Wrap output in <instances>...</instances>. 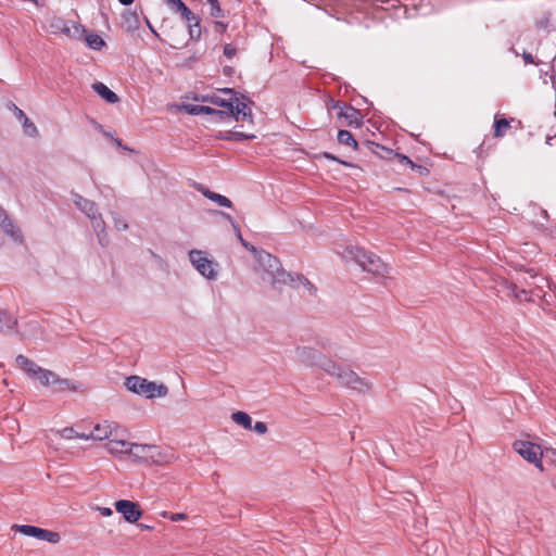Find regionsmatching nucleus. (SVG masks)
I'll return each instance as SVG.
<instances>
[{"instance_id":"34","label":"nucleus","mask_w":556,"mask_h":556,"mask_svg":"<svg viewBox=\"0 0 556 556\" xmlns=\"http://www.w3.org/2000/svg\"><path fill=\"white\" fill-rule=\"evenodd\" d=\"M207 2L210 3V14L213 16V17H222L223 16V11L220 9V5H219V2L217 0H207Z\"/></svg>"},{"instance_id":"42","label":"nucleus","mask_w":556,"mask_h":556,"mask_svg":"<svg viewBox=\"0 0 556 556\" xmlns=\"http://www.w3.org/2000/svg\"><path fill=\"white\" fill-rule=\"evenodd\" d=\"M170 520L172 521H180V520H185L187 518V516L185 514H172L169 516Z\"/></svg>"},{"instance_id":"28","label":"nucleus","mask_w":556,"mask_h":556,"mask_svg":"<svg viewBox=\"0 0 556 556\" xmlns=\"http://www.w3.org/2000/svg\"><path fill=\"white\" fill-rule=\"evenodd\" d=\"M337 138L341 144H345V146L353 147V148L357 147L356 140L353 138L352 134L348 130H339Z\"/></svg>"},{"instance_id":"11","label":"nucleus","mask_w":556,"mask_h":556,"mask_svg":"<svg viewBox=\"0 0 556 556\" xmlns=\"http://www.w3.org/2000/svg\"><path fill=\"white\" fill-rule=\"evenodd\" d=\"M128 431L122 427V431L116 437H113L110 442L105 444V450L109 454L116 458L129 457L132 442L127 440Z\"/></svg>"},{"instance_id":"15","label":"nucleus","mask_w":556,"mask_h":556,"mask_svg":"<svg viewBox=\"0 0 556 556\" xmlns=\"http://www.w3.org/2000/svg\"><path fill=\"white\" fill-rule=\"evenodd\" d=\"M114 507L116 511L119 513L123 516V518L129 523L137 522L142 516V510L140 509L139 504L132 501H116L114 503Z\"/></svg>"},{"instance_id":"24","label":"nucleus","mask_w":556,"mask_h":556,"mask_svg":"<svg viewBox=\"0 0 556 556\" xmlns=\"http://www.w3.org/2000/svg\"><path fill=\"white\" fill-rule=\"evenodd\" d=\"M17 324V320L8 312L0 309V332L12 330Z\"/></svg>"},{"instance_id":"45","label":"nucleus","mask_w":556,"mask_h":556,"mask_svg":"<svg viewBox=\"0 0 556 556\" xmlns=\"http://www.w3.org/2000/svg\"><path fill=\"white\" fill-rule=\"evenodd\" d=\"M516 298L519 300L527 299V292L525 290H521L520 294H516Z\"/></svg>"},{"instance_id":"14","label":"nucleus","mask_w":556,"mask_h":556,"mask_svg":"<svg viewBox=\"0 0 556 556\" xmlns=\"http://www.w3.org/2000/svg\"><path fill=\"white\" fill-rule=\"evenodd\" d=\"M323 355L319 350L307 345H298L293 350L294 361L305 367H317Z\"/></svg>"},{"instance_id":"8","label":"nucleus","mask_w":556,"mask_h":556,"mask_svg":"<svg viewBox=\"0 0 556 556\" xmlns=\"http://www.w3.org/2000/svg\"><path fill=\"white\" fill-rule=\"evenodd\" d=\"M514 450L523 459L533 464L540 470H543L542 456L544 454L541 445L532 443L530 441L517 440L514 442Z\"/></svg>"},{"instance_id":"7","label":"nucleus","mask_w":556,"mask_h":556,"mask_svg":"<svg viewBox=\"0 0 556 556\" xmlns=\"http://www.w3.org/2000/svg\"><path fill=\"white\" fill-rule=\"evenodd\" d=\"M124 384L128 391L147 399L165 397L168 393V388L164 383L149 381L139 376L126 378Z\"/></svg>"},{"instance_id":"12","label":"nucleus","mask_w":556,"mask_h":556,"mask_svg":"<svg viewBox=\"0 0 556 556\" xmlns=\"http://www.w3.org/2000/svg\"><path fill=\"white\" fill-rule=\"evenodd\" d=\"M117 431H122V426L115 421L103 420L98 422L93 427V431L86 433L84 440L89 441H104L110 442L113 437H116Z\"/></svg>"},{"instance_id":"38","label":"nucleus","mask_w":556,"mask_h":556,"mask_svg":"<svg viewBox=\"0 0 556 556\" xmlns=\"http://www.w3.org/2000/svg\"><path fill=\"white\" fill-rule=\"evenodd\" d=\"M97 129H98L99 131H101L105 137H108V138H112V139H113L112 134H110V132H108V131H104L101 125H97ZM114 141L116 142V144H117L118 147H122V142H121V140H119V139L114 138Z\"/></svg>"},{"instance_id":"4","label":"nucleus","mask_w":556,"mask_h":556,"mask_svg":"<svg viewBox=\"0 0 556 556\" xmlns=\"http://www.w3.org/2000/svg\"><path fill=\"white\" fill-rule=\"evenodd\" d=\"M345 256L353 258L364 271L374 276L384 278L390 273L389 265L379 256L361 248L349 247Z\"/></svg>"},{"instance_id":"43","label":"nucleus","mask_w":556,"mask_h":556,"mask_svg":"<svg viewBox=\"0 0 556 556\" xmlns=\"http://www.w3.org/2000/svg\"><path fill=\"white\" fill-rule=\"evenodd\" d=\"M522 59L525 60V62H526L527 64H533V63H534V59H533V56H532V54H531V53L523 52V53H522Z\"/></svg>"},{"instance_id":"47","label":"nucleus","mask_w":556,"mask_h":556,"mask_svg":"<svg viewBox=\"0 0 556 556\" xmlns=\"http://www.w3.org/2000/svg\"><path fill=\"white\" fill-rule=\"evenodd\" d=\"M401 161L413 165L412 161L407 156L402 155Z\"/></svg>"},{"instance_id":"1","label":"nucleus","mask_w":556,"mask_h":556,"mask_svg":"<svg viewBox=\"0 0 556 556\" xmlns=\"http://www.w3.org/2000/svg\"><path fill=\"white\" fill-rule=\"evenodd\" d=\"M256 258L254 268L256 275L264 283L269 285L275 290H281L285 286H290L303 293L313 295L316 291L315 287L305 277L286 271L279 260L270 253L251 248Z\"/></svg>"},{"instance_id":"17","label":"nucleus","mask_w":556,"mask_h":556,"mask_svg":"<svg viewBox=\"0 0 556 556\" xmlns=\"http://www.w3.org/2000/svg\"><path fill=\"white\" fill-rule=\"evenodd\" d=\"M0 230L7 235L13 242H22V232L14 222L8 216L7 212L0 206Z\"/></svg>"},{"instance_id":"53","label":"nucleus","mask_w":556,"mask_h":556,"mask_svg":"<svg viewBox=\"0 0 556 556\" xmlns=\"http://www.w3.org/2000/svg\"><path fill=\"white\" fill-rule=\"evenodd\" d=\"M326 157L328 159H334L333 156L329 155V154H326Z\"/></svg>"},{"instance_id":"21","label":"nucleus","mask_w":556,"mask_h":556,"mask_svg":"<svg viewBox=\"0 0 556 556\" xmlns=\"http://www.w3.org/2000/svg\"><path fill=\"white\" fill-rule=\"evenodd\" d=\"M340 117H344L348 121V125H356L358 126L362 121V114L358 110L352 106L340 108V112L338 113Z\"/></svg>"},{"instance_id":"18","label":"nucleus","mask_w":556,"mask_h":556,"mask_svg":"<svg viewBox=\"0 0 556 556\" xmlns=\"http://www.w3.org/2000/svg\"><path fill=\"white\" fill-rule=\"evenodd\" d=\"M150 452H153L152 444H139L132 442L128 458L132 462H149Z\"/></svg>"},{"instance_id":"29","label":"nucleus","mask_w":556,"mask_h":556,"mask_svg":"<svg viewBox=\"0 0 556 556\" xmlns=\"http://www.w3.org/2000/svg\"><path fill=\"white\" fill-rule=\"evenodd\" d=\"M23 132L25 136L35 138L38 136V129L36 125L27 117L22 123Z\"/></svg>"},{"instance_id":"20","label":"nucleus","mask_w":556,"mask_h":556,"mask_svg":"<svg viewBox=\"0 0 556 556\" xmlns=\"http://www.w3.org/2000/svg\"><path fill=\"white\" fill-rule=\"evenodd\" d=\"M153 452L149 454V460L156 465H164L172 463L174 455L162 451L159 446L152 444Z\"/></svg>"},{"instance_id":"2","label":"nucleus","mask_w":556,"mask_h":556,"mask_svg":"<svg viewBox=\"0 0 556 556\" xmlns=\"http://www.w3.org/2000/svg\"><path fill=\"white\" fill-rule=\"evenodd\" d=\"M17 366L23 369L31 379H35L43 388L58 387V391L70 390L76 392L80 390V382L61 378L52 370L46 369L37 365L24 355L15 358Z\"/></svg>"},{"instance_id":"36","label":"nucleus","mask_w":556,"mask_h":556,"mask_svg":"<svg viewBox=\"0 0 556 556\" xmlns=\"http://www.w3.org/2000/svg\"><path fill=\"white\" fill-rule=\"evenodd\" d=\"M224 54L225 56H227L228 59H231L232 56H235L236 54V48L232 46V45H226L224 47Z\"/></svg>"},{"instance_id":"40","label":"nucleus","mask_w":556,"mask_h":556,"mask_svg":"<svg viewBox=\"0 0 556 556\" xmlns=\"http://www.w3.org/2000/svg\"><path fill=\"white\" fill-rule=\"evenodd\" d=\"M174 12L175 9L179 5V2H182L181 0H163Z\"/></svg>"},{"instance_id":"16","label":"nucleus","mask_w":556,"mask_h":556,"mask_svg":"<svg viewBox=\"0 0 556 556\" xmlns=\"http://www.w3.org/2000/svg\"><path fill=\"white\" fill-rule=\"evenodd\" d=\"M176 13H179L181 18L187 23L189 27V34L192 39H198L201 36V27L199 18L187 8L184 2H179V5L175 9Z\"/></svg>"},{"instance_id":"51","label":"nucleus","mask_w":556,"mask_h":556,"mask_svg":"<svg viewBox=\"0 0 556 556\" xmlns=\"http://www.w3.org/2000/svg\"><path fill=\"white\" fill-rule=\"evenodd\" d=\"M546 452H552L554 455H556V451H553V448H546Z\"/></svg>"},{"instance_id":"49","label":"nucleus","mask_w":556,"mask_h":556,"mask_svg":"<svg viewBox=\"0 0 556 556\" xmlns=\"http://www.w3.org/2000/svg\"><path fill=\"white\" fill-rule=\"evenodd\" d=\"M546 452H552L554 455H556V451H553V448H546Z\"/></svg>"},{"instance_id":"48","label":"nucleus","mask_w":556,"mask_h":556,"mask_svg":"<svg viewBox=\"0 0 556 556\" xmlns=\"http://www.w3.org/2000/svg\"><path fill=\"white\" fill-rule=\"evenodd\" d=\"M139 527L142 529V530H151V527L150 526H147V525H139Z\"/></svg>"},{"instance_id":"31","label":"nucleus","mask_w":556,"mask_h":556,"mask_svg":"<svg viewBox=\"0 0 556 556\" xmlns=\"http://www.w3.org/2000/svg\"><path fill=\"white\" fill-rule=\"evenodd\" d=\"M123 21L128 30H132L138 27V16L136 13L127 12L123 14Z\"/></svg>"},{"instance_id":"22","label":"nucleus","mask_w":556,"mask_h":556,"mask_svg":"<svg viewBox=\"0 0 556 556\" xmlns=\"http://www.w3.org/2000/svg\"><path fill=\"white\" fill-rule=\"evenodd\" d=\"M92 89L109 103L113 104L119 101L118 96L109 89L103 83L93 84Z\"/></svg>"},{"instance_id":"39","label":"nucleus","mask_w":556,"mask_h":556,"mask_svg":"<svg viewBox=\"0 0 556 556\" xmlns=\"http://www.w3.org/2000/svg\"><path fill=\"white\" fill-rule=\"evenodd\" d=\"M14 114H15V117L22 123L23 121H25V118H27L26 114L24 113V111H22L21 109L16 108L14 109Z\"/></svg>"},{"instance_id":"10","label":"nucleus","mask_w":556,"mask_h":556,"mask_svg":"<svg viewBox=\"0 0 556 556\" xmlns=\"http://www.w3.org/2000/svg\"><path fill=\"white\" fill-rule=\"evenodd\" d=\"M338 381L341 386L358 393H367L371 390L372 383L364 377L358 376L352 369L343 367Z\"/></svg>"},{"instance_id":"30","label":"nucleus","mask_w":556,"mask_h":556,"mask_svg":"<svg viewBox=\"0 0 556 556\" xmlns=\"http://www.w3.org/2000/svg\"><path fill=\"white\" fill-rule=\"evenodd\" d=\"M87 45L94 50H100L105 43L104 40L97 34H90L86 36Z\"/></svg>"},{"instance_id":"52","label":"nucleus","mask_w":556,"mask_h":556,"mask_svg":"<svg viewBox=\"0 0 556 556\" xmlns=\"http://www.w3.org/2000/svg\"><path fill=\"white\" fill-rule=\"evenodd\" d=\"M162 516H163V517H169L170 515H168V513H167V511H163V513H162Z\"/></svg>"},{"instance_id":"23","label":"nucleus","mask_w":556,"mask_h":556,"mask_svg":"<svg viewBox=\"0 0 556 556\" xmlns=\"http://www.w3.org/2000/svg\"><path fill=\"white\" fill-rule=\"evenodd\" d=\"M201 192H202V194L205 198H207L208 200L215 202L219 206L228 207V208H230L232 206L231 201L227 197H225V195H222L219 193L213 192V191H211L208 189H205V188H202Z\"/></svg>"},{"instance_id":"27","label":"nucleus","mask_w":556,"mask_h":556,"mask_svg":"<svg viewBox=\"0 0 556 556\" xmlns=\"http://www.w3.org/2000/svg\"><path fill=\"white\" fill-rule=\"evenodd\" d=\"M187 109L192 115L207 114L216 117L215 109L207 105H190Z\"/></svg>"},{"instance_id":"13","label":"nucleus","mask_w":556,"mask_h":556,"mask_svg":"<svg viewBox=\"0 0 556 556\" xmlns=\"http://www.w3.org/2000/svg\"><path fill=\"white\" fill-rule=\"evenodd\" d=\"M12 530L26 536H31L37 540L47 541L52 544L60 542L61 536L58 532L46 530L29 525H14Z\"/></svg>"},{"instance_id":"3","label":"nucleus","mask_w":556,"mask_h":556,"mask_svg":"<svg viewBox=\"0 0 556 556\" xmlns=\"http://www.w3.org/2000/svg\"><path fill=\"white\" fill-rule=\"evenodd\" d=\"M223 93L228 94L229 98L213 96L206 99V101L218 108L215 109L216 119L225 121L233 117L236 122H241L242 126L252 125V112L249 105L239 98L233 97L231 89H224Z\"/></svg>"},{"instance_id":"9","label":"nucleus","mask_w":556,"mask_h":556,"mask_svg":"<svg viewBox=\"0 0 556 556\" xmlns=\"http://www.w3.org/2000/svg\"><path fill=\"white\" fill-rule=\"evenodd\" d=\"M49 30L52 34H63L70 39H80L85 33V29L80 24L76 22H68L58 16L50 18Z\"/></svg>"},{"instance_id":"33","label":"nucleus","mask_w":556,"mask_h":556,"mask_svg":"<svg viewBox=\"0 0 556 556\" xmlns=\"http://www.w3.org/2000/svg\"><path fill=\"white\" fill-rule=\"evenodd\" d=\"M226 138L230 140H251L255 138V135L243 131H230Z\"/></svg>"},{"instance_id":"37","label":"nucleus","mask_w":556,"mask_h":556,"mask_svg":"<svg viewBox=\"0 0 556 556\" xmlns=\"http://www.w3.org/2000/svg\"><path fill=\"white\" fill-rule=\"evenodd\" d=\"M114 223H115V228L117 230L124 231V230H126L128 228L127 223L124 219H122V218L115 217L114 218Z\"/></svg>"},{"instance_id":"35","label":"nucleus","mask_w":556,"mask_h":556,"mask_svg":"<svg viewBox=\"0 0 556 556\" xmlns=\"http://www.w3.org/2000/svg\"><path fill=\"white\" fill-rule=\"evenodd\" d=\"M252 428L258 434H265L267 432V426L263 421H256Z\"/></svg>"},{"instance_id":"5","label":"nucleus","mask_w":556,"mask_h":556,"mask_svg":"<svg viewBox=\"0 0 556 556\" xmlns=\"http://www.w3.org/2000/svg\"><path fill=\"white\" fill-rule=\"evenodd\" d=\"M71 200L75 206L90 219L99 242L104 244L106 238L105 222L98 210L97 203L74 191L71 192Z\"/></svg>"},{"instance_id":"41","label":"nucleus","mask_w":556,"mask_h":556,"mask_svg":"<svg viewBox=\"0 0 556 556\" xmlns=\"http://www.w3.org/2000/svg\"><path fill=\"white\" fill-rule=\"evenodd\" d=\"M98 510L100 511V514L104 517H110L112 516L113 511L111 508L109 507H98Z\"/></svg>"},{"instance_id":"19","label":"nucleus","mask_w":556,"mask_h":556,"mask_svg":"<svg viewBox=\"0 0 556 556\" xmlns=\"http://www.w3.org/2000/svg\"><path fill=\"white\" fill-rule=\"evenodd\" d=\"M317 367L320 368L321 370H324L326 374L334 377L337 380L343 369L342 366H340L332 359L328 358L325 354L321 356V359L319 361V364Z\"/></svg>"},{"instance_id":"26","label":"nucleus","mask_w":556,"mask_h":556,"mask_svg":"<svg viewBox=\"0 0 556 556\" xmlns=\"http://www.w3.org/2000/svg\"><path fill=\"white\" fill-rule=\"evenodd\" d=\"M231 419L244 429H252V418L244 412L233 413Z\"/></svg>"},{"instance_id":"25","label":"nucleus","mask_w":556,"mask_h":556,"mask_svg":"<svg viewBox=\"0 0 556 556\" xmlns=\"http://www.w3.org/2000/svg\"><path fill=\"white\" fill-rule=\"evenodd\" d=\"M55 434L61 437L64 440H73V439H81L86 437V433H80L76 431L73 427H65L63 429L56 430Z\"/></svg>"},{"instance_id":"44","label":"nucleus","mask_w":556,"mask_h":556,"mask_svg":"<svg viewBox=\"0 0 556 556\" xmlns=\"http://www.w3.org/2000/svg\"><path fill=\"white\" fill-rule=\"evenodd\" d=\"M239 239H240V241L242 242L243 247H244L245 249H248L249 251H251V252H252L251 248H252L253 245H251V244H249L248 242H245V241L242 239V237H241V235H240V233H239Z\"/></svg>"},{"instance_id":"6","label":"nucleus","mask_w":556,"mask_h":556,"mask_svg":"<svg viewBox=\"0 0 556 556\" xmlns=\"http://www.w3.org/2000/svg\"><path fill=\"white\" fill-rule=\"evenodd\" d=\"M188 261L193 269L205 280L215 281L219 277L220 264L206 251L192 249L188 252Z\"/></svg>"},{"instance_id":"50","label":"nucleus","mask_w":556,"mask_h":556,"mask_svg":"<svg viewBox=\"0 0 556 556\" xmlns=\"http://www.w3.org/2000/svg\"><path fill=\"white\" fill-rule=\"evenodd\" d=\"M546 452H552L554 455H556V451H553V448H546Z\"/></svg>"},{"instance_id":"46","label":"nucleus","mask_w":556,"mask_h":556,"mask_svg":"<svg viewBox=\"0 0 556 556\" xmlns=\"http://www.w3.org/2000/svg\"><path fill=\"white\" fill-rule=\"evenodd\" d=\"M122 4L124 5H129L131 4L135 0H118Z\"/></svg>"},{"instance_id":"54","label":"nucleus","mask_w":556,"mask_h":556,"mask_svg":"<svg viewBox=\"0 0 556 556\" xmlns=\"http://www.w3.org/2000/svg\"><path fill=\"white\" fill-rule=\"evenodd\" d=\"M31 1H33V2H35L37 5L39 4V3H38V0H31Z\"/></svg>"},{"instance_id":"32","label":"nucleus","mask_w":556,"mask_h":556,"mask_svg":"<svg viewBox=\"0 0 556 556\" xmlns=\"http://www.w3.org/2000/svg\"><path fill=\"white\" fill-rule=\"evenodd\" d=\"M494 127V135L496 137H502L504 136L505 131L509 128V122L505 118L496 119Z\"/></svg>"}]
</instances>
